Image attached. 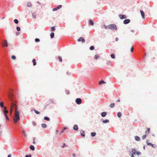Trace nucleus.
Instances as JSON below:
<instances>
[{"mask_svg": "<svg viewBox=\"0 0 157 157\" xmlns=\"http://www.w3.org/2000/svg\"><path fill=\"white\" fill-rule=\"evenodd\" d=\"M6 94L7 96L8 99L9 101L11 102L10 104V111L11 114L13 110L14 109L15 113V114L14 118H13V121L14 123L16 124L17 122L20 120V113L17 110V108L16 105V101L13 100V90L11 88H9L8 89L6 90H5Z\"/></svg>", "mask_w": 157, "mask_h": 157, "instance_id": "f257e3e1", "label": "nucleus"}, {"mask_svg": "<svg viewBox=\"0 0 157 157\" xmlns=\"http://www.w3.org/2000/svg\"><path fill=\"white\" fill-rule=\"evenodd\" d=\"M109 29L112 30H114L117 29V28L116 25L113 24H110L109 25Z\"/></svg>", "mask_w": 157, "mask_h": 157, "instance_id": "f03ea898", "label": "nucleus"}, {"mask_svg": "<svg viewBox=\"0 0 157 157\" xmlns=\"http://www.w3.org/2000/svg\"><path fill=\"white\" fill-rule=\"evenodd\" d=\"M131 151H128L129 153V155H130V154L133 155H136V151L135 148H132L131 149Z\"/></svg>", "mask_w": 157, "mask_h": 157, "instance_id": "7ed1b4c3", "label": "nucleus"}, {"mask_svg": "<svg viewBox=\"0 0 157 157\" xmlns=\"http://www.w3.org/2000/svg\"><path fill=\"white\" fill-rule=\"evenodd\" d=\"M3 47H7L8 46V43L6 40H4L2 43Z\"/></svg>", "mask_w": 157, "mask_h": 157, "instance_id": "20e7f679", "label": "nucleus"}, {"mask_svg": "<svg viewBox=\"0 0 157 157\" xmlns=\"http://www.w3.org/2000/svg\"><path fill=\"white\" fill-rule=\"evenodd\" d=\"M75 102L77 104L80 105L82 103V99L80 98H77L75 100Z\"/></svg>", "mask_w": 157, "mask_h": 157, "instance_id": "39448f33", "label": "nucleus"}, {"mask_svg": "<svg viewBox=\"0 0 157 157\" xmlns=\"http://www.w3.org/2000/svg\"><path fill=\"white\" fill-rule=\"evenodd\" d=\"M147 140V141L146 142V143H147V145L149 146H151L152 147L154 148H155L156 147V146L155 144H152L150 142H148L147 141H148V140Z\"/></svg>", "mask_w": 157, "mask_h": 157, "instance_id": "423d86ee", "label": "nucleus"}, {"mask_svg": "<svg viewBox=\"0 0 157 157\" xmlns=\"http://www.w3.org/2000/svg\"><path fill=\"white\" fill-rule=\"evenodd\" d=\"M62 7V6L61 5H59L57 7L54 8L52 10L53 11H57L58 10L61 8Z\"/></svg>", "mask_w": 157, "mask_h": 157, "instance_id": "0eeeda50", "label": "nucleus"}, {"mask_svg": "<svg viewBox=\"0 0 157 157\" xmlns=\"http://www.w3.org/2000/svg\"><path fill=\"white\" fill-rule=\"evenodd\" d=\"M130 22V20L129 19H127L124 20L123 21V23L124 24H127Z\"/></svg>", "mask_w": 157, "mask_h": 157, "instance_id": "6e6552de", "label": "nucleus"}, {"mask_svg": "<svg viewBox=\"0 0 157 157\" xmlns=\"http://www.w3.org/2000/svg\"><path fill=\"white\" fill-rule=\"evenodd\" d=\"M119 17L121 19H123L126 18V16L124 15L119 14Z\"/></svg>", "mask_w": 157, "mask_h": 157, "instance_id": "1a4fd4ad", "label": "nucleus"}, {"mask_svg": "<svg viewBox=\"0 0 157 157\" xmlns=\"http://www.w3.org/2000/svg\"><path fill=\"white\" fill-rule=\"evenodd\" d=\"M3 112L4 115H7V114L9 113V111L6 109V107H4V110H3Z\"/></svg>", "mask_w": 157, "mask_h": 157, "instance_id": "9d476101", "label": "nucleus"}, {"mask_svg": "<svg viewBox=\"0 0 157 157\" xmlns=\"http://www.w3.org/2000/svg\"><path fill=\"white\" fill-rule=\"evenodd\" d=\"M78 41H82V43H84L85 42V40L83 37H80L77 40Z\"/></svg>", "mask_w": 157, "mask_h": 157, "instance_id": "9b49d317", "label": "nucleus"}, {"mask_svg": "<svg viewBox=\"0 0 157 157\" xmlns=\"http://www.w3.org/2000/svg\"><path fill=\"white\" fill-rule=\"evenodd\" d=\"M81 135L83 137H84L85 136V132L84 130H81L80 132Z\"/></svg>", "mask_w": 157, "mask_h": 157, "instance_id": "f8f14e48", "label": "nucleus"}, {"mask_svg": "<svg viewBox=\"0 0 157 157\" xmlns=\"http://www.w3.org/2000/svg\"><path fill=\"white\" fill-rule=\"evenodd\" d=\"M140 13L143 18H144L145 14L144 12L142 10H140Z\"/></svg>", "mask_w": 157, "mask_h": 157, "instance_id": "ddd939ff", "label": "nucleus"}, {"mask_svg": "<svg viewBox=\"0 0 157 157\" xmlns=\"http://www.w3.org/2000/svg\"><path fill=\"white\" fill-rule=\"evenodd\" d=\"M73 128L76 131H77L78 129V127L77 125H75L73 126Z\"/></svg>", "mask_w": 157, "mask_h": 157, "instance_id": "4468645a", "label": "nucleus"}, {"mask_svg": "<svg viewBox=\"0 0 157 157\" xmlns=\"http://www.w3.org/2000/svg\"><path fill=\"white\" fill-rule=\"evenodd\" d=\"M89 25H94V22L93 20L91 19H90L89 20Z\"/></svg>", "mask_w": 157, "mask_h": 157, "instance_id": "2eb2a0df", "label": "nucleus"}, {"mask_svg": "<svg viewBox=\"0 0 157 157\" xmlns=\"http://www.w3.org/2000/svg\"><path fill=\"white\" fill-rule=\"evenodd\" d=\"M150 128H147L145 132V134H146L147 136H148L150 132Z\"/></svg>", "mask_w": 157, "mask_h": 157, "instance_id": "dca6fc26", "label": "nucleus"}, {"mask_svg": "<svg viewBox=\"0 0 157 157\" xmlns=\"http://www.w3.org/2000/svg\"><path fill=\"white\" fill-rule=\"evenodd\" d=\"M135 139L137 141H140V138L137 136H135Z\"/></svg>", "mask_w": 157, "mask_h": 157, "instance_id": "f3484780", "label": "nucleus"}, {"mask_svg": "<svg viewBox=\"0 0 157 157\" xmlns=\"http://www.w3.org/2000/svg\"><path fill=\"white\" fill-rule=\"evenodd\" d=\"M107 113L106 112H103L101 113V116L103 117H104L107 115Z\"/></svg>", "mask_w": 157, "mask_h": 157, "instance_id": "a211bd4d", "label": "nucleus"}, {"mask_svg": "<svg viewBox=\"0 0 157 157\" xmlns=\"http://www.w3.org/2000/svg\"><path fill=\"white\" fill-rule=\"evenodd\" d=\"M30 149L32 151H34L35 149V147L33 145H31L29 147Z\"/></svg>", "mask_w": 157, "mask_h": 157, "instance_id": "6ab92c4d", "label": "nucleus"}, {"mask_svg": "<svg viewBox=\"0 0 157 157\" xmlns=\"http://www.w3.org/2000/svg\"><path fill=\"white\" fill-rule=\"evenodd\" d=\"M34 111L35 113L37 114H39L40 113V112H39L38 111L34 109H33L31 110L32 111Z\"/></svg>", "mask_w": 157, "mask_h": 157, "instance_id": "aec40b11", "label": "nucleus"}, {"mask_svg": "<svg viewBox=\"0 0 157 157\" xmlns=\"http://www.w3.org/2000/svg\"><path fill=\"white\" fill-rule=\"evenodd\" d=\"M32 17L33 18H36V13L35 12L32 13Z\"/></svg>", "mask_w": 157, "mask_h": 157, "instance_id": "412c9836", "label": "nucleus"}, {"mask_svg": "<svg viewBox=\"0 0 157 157\" xmlns=\"http://www.w3.org/2000/svg\"><path fill=\"white\" fill-rule=\"evenodd\" d=\"M102 122L103 123H109V120L106 119L105 120H103Z\"/></svg>", "mask_w": 157, "mask_h": 157, "instance_id": "4be33fe9", "label": "nucleus"}, {"mask_svg": "<svg viewBox=\"0 0 157 157\" xmlns=\"http://www.w3.org/2000/svg\"><path fill=\"white\" fill-rule=\"evenodd\" d=\"M105 83V82L103 80H101L99 82V85H101Z\"/></svg>", "mask_w": 157, "mask_h": 157, "instance_id": "5701e85b", "label": "nucleus"}, {"mask_svg": "<svg viewBox=\"0 0 157 157\" xmlns=\"http://www.w3.org/2000/svg\"><path fill=\"white\" fill-rule=\"evenodd\" d=\"M54 33L53 32H52L50 34V36L52 39L54 37Z\"/></svg>", "mask_w": 157, "mask_h": 157, "instance_id": "b1692460", "label": "nucleus"}, {"mask_svg": "<svg viewBox=\"0 0 157 157\" xmlns=\"http://www.w3.org/2000/svg\"><path fill=\"white\" fill-rule=\"evenodd\" d=\"M91 136L92 137H94L95 136L96 133L95 132H92L90 133Z\"/></svg>", "mask_w": 157, "mask_h": 157, "instance_id": "393cba45", "label": "nucleus"}, {"mask_svg": "<svg viewBox=\"0 0 157 157\" xmlns=\"http://www.w3.org/2000/svg\"><path fill=\"white\" fill-rule=\"evenodd\" d=\"M32 62H33V65L34 66H35L36 65V59H33Z\"/></svg>", "mask_w": 157, "mask_h": 157, "instance_id": "a878e982", "label": "nucleus"}, {"mask_svg": "<svg viewBox=\"0 0 157 157\" xmlns=\"http://www.w3.org/2000/svg\"><path fill=\"white\" fill-rule=\"evenodd\" d=\"M0 106L2 108H4V107H5L4 106L3 103V102L1 101L0 102Z\"/></svg>", "mask_w": 157, "mask_h": 157, "instance_id": "bb28decb", "label": "nucleus"}, {"mask_svg": "<svg viewBox=\"0 0 157 157\" xmlns=\"http://www.w3.org/2000/svg\"><path fill=\"white\" fill-rule=\"evenodd\" d=\"M44 120L48 121L50 120V118L47 117H45L44 118Z\"/></svg>", "mask_w": 157, "mask_h": 157, "instance_id": "cd10ccee", "label": "nucleus"}, {"mask_svg": "<svg viewBox=\"0 0 157 157\" xmlns=\"http://www.w3.org/2000/svg\"><path fill=\"white\" fill-rule=\"evenodd\" d=\"M55 26L52 27L51 28V31H54L55 30Z\"/></svg>", "mask_w": 157, "mask_h": 157, "instance_id": "c85d7f7f", "label": "nucleus"}, {"mask_svg": "<svg viewBox=\"0 0 157 157\" xmlns=\"http://www.w3.org/2000/svg\"><path fill=\"white\" fill-rule=\"evenodd\" d=\"M121 112H119L117 113V116L119 118L121 117Z\"/></svg>", "mask_w": 157, "mask_h": 157, "instance_id": "c756f323", "label": "nucleus"}, {"mask_svg": "<svg viewBox=\"0 0 157 157\" xmlns=\"http://www.w3.org/2000/svg\"><path fill=\"white\" fill-rule=\"evenodd\" d=\"M41 126L42 128H45L47 127V125L45 124H42L41 125Z\"/></svg>", "mask_w": 157, "mask_h": 157, "instance_id": "7c9ffc66", "label": "nucleus"}, {"mask_svg": "<svg viewBox=\"0 0 157 157\" xmlns=\"http://www.w3.org/2000/svg\"><path fill=\"white\" fill-rule=\"evenodd\" d=\"M13 21H14V22L16 24H17L18 23V20L17 19H15Z\"/></svg>", "mask_w": 157, "mask_h": 157, "instance_id": "2f4dec72", "label": "nucleus"}, {"mask_svg": "<svg viewBox=\"0 0 157 157\" xmlns=\"http://www.w3.org/2000/svg\"><path fill=\"white\" fill-rule=\"evenodd\" d=\"M27 6L28 7H31L32 6V4L29 2H28L27 3Z\"/></svg>", "mask_w": 157, "mask_h": 157, "instance_id": "473e14b6", "label": "nucleus"}, {"mask_svg": "<svg viewBox=\"0 0 157 157\" xmlns=\"http://www.w3.org/2000/svg\"><path fill=\"white\" fill-rule=\"evenodd\" d=\"M94 49V47L93 46H91L90 48V49L91 50H93Z\"/></svg>", "mask_w": 157, "mask_h": 157, "instance_id": "72a5a7b5", "label": "nucleus"}, {"mask_svg": "<svg viewBox=\"0 0 157 157\" xmlns=\"http://www.w3.org/2000/svg\"><path fill=\"white\" fill-rule=\"evenodd\" d=\"M114 105H115V104L114 103H111L110 105V106H109L111 107V108H113L114 106Z\"/></svg>", "mask_w": 157, "mask_h": 157, "instance_id": "f704fd0d", "label": "nucleus"}, {"mask_svg": "<svg viewBox=\"0 0 157 157\" xmlns=\"http://www.w3.org/2000/svg\"><path fill=\"white\" fill-rule=\"evenodd\" d=\"M58 59H59V61L60 62H62V57L60 56H58Z\"/></svg>", "mask_w": 157, "mask_h": 157, "instance_id": "c9c22d12", "label": "nucleus"}, {"mask_svg": "<svg viewBox=\"0 0 157 157\" xmlns=\"http://www.w3.org/2000/svg\"><path fill=\"white\" fill-rule=\"evenodd\" d=\"M111 57L113 59L115 58V55L114 54H112L111 55Z\"/></svg>", "mask_w": 157, "mask_h": 157, "instance_id": "e433bc0d", "label": "nucleus"}, {"mask_svg": "<svg viewBox=\"0 0 157 157\" xmlns=\"http://www.w3.org/2000/svg\"><path fill=\"white\" fill-rule=\"evenodd\" d=\"M99 57V56L98 55H96L95 56H94V58L96 59H97Z\"/></svg>", "mask_w": 157, "mask_h": 157, "instance_id": "4c0bfd02", "label": "nucleus"}, {"mask_svg": "<svg viewBox=\"0 0 157 157\" xmlns=\"http://www.w3.org/2000/svg\"><path fill=\"white\" fill-rule=\"evenodd\" d=\"M16 29L18 31H19L21 30L20 28L19 27L17 26L16 27Z\"/></svg>", "mask_w": 157, "mask_h": 157, "instance_id": "58836bf2", "label": "nucleus"}, {"mask_svg": "<svg viewBox=\"0 0 157 157\" xmlns=\"http://www.w3.org/2000/svg\"><path fill=\"white\" fill-rule=\"evenodd\" d=\"M147 135L145 134L144 135H143L142 136V138L143 140L145 139Z\"/></svg>", "mask_w": 157, "mask_h": 157, "instance_id": "ea45409f", "label": "nucleus"}, {"mask_svg": "<svg viewBox=\"0 0 157 157\" xmlns=\"http://www.w3.org/2000/svg\"><path fill=\"white\" fill-rule=\"evenodd\" d=\"M35 41L36 42H39L40 41V40L37 38H36L35 40Z\"/></svg>", "mask_w": 157, "mask_h": 157, "instance_id": "a19ab883", "label": "nucleus"}, {"mask_svg": "<svg viewBox=\"0 0 157 157\" xmlns=\"http://www.w3.org/2000/svg\"><path fill=\"white\" fill-rule=\"evenodd\" d=\"M136 154L137 155H140L141 154V152L139 151H137L136 152Z\"/></svg>", "mask_w": 157, "mask_h": 157, "instance_id": "79ce46f5", "label": "nucleus"}, {"mask_svg": "<svg viewBox=\"0 0 157 157\" xmlns=\"http://www.w3.org/2000/svg\"><path fill=\"white\" fill-rule=\"evenodd\" d=\"M49 101L51 103H54V100L52 99H51L49 100Z\"/></svg>", "mask_w": 157, "mask_h": 157, "instance_id": "37998d69", "label": "nucleus"}, {"mask_svg": "<svg viewBox=\"0 0 157 157\" xmlns=\"http://www.w3.org/2000/svg\"><path fill=\"white\" fill-rule=\"evenodd\" d=\"M4 116H5L6 117V118L7 120H9V118L8 117L7 115H4Z\"/></svg>", "mask_w": 157, "mask_h": 157, "instance_id": "c03bdc74", "label": "nucleus"}, {"mask_svg": "<svg viewBox=\"0 0 157 157\" xmlns=\"http://www.w3.org/2000/svg\"><path fill=\"white\" fill-rule=\"evenodd\" d=\"M104 26L105 29H107L108 28L109 29V25H107V26H106L105 25H104Z\"/></svg>", "mask_w": 157, "mask_h": 157, "instance_id": "a18cd8bd", "label": "nucleus"}, {"mask_svg": "<svg viewBox=\"0 0 157 157\" xmlns=\"http://www.w3.org/2000/svg\"><path fill=\"white\" fill-rule=\"evenodd\" d=\"M31 155L30 154H29L28 155H26L25 157H31Z\"/></svg>", "mask_w": 157, "mask_h": 157, "instance_id": "49530a36", "label": "nucleus"}, {"mask_svg": "<svg viewBox=\"0 0 157 157\" xmlns=\"http://www.w3.org/2000/svg\"><path fill=\"white\" fill-rule=\"evenodd\" d=\"M13 59H16V57L14 55H13L11 57Z\"/></svg>", "mask_w": 157, "mask_h": 157, "instance_id": "de8ad7c7", "label": "nucleus"}, {"mask_svg": "<svg viewBox=\"0 0 157 157\" xmlns=\"http://www.w3.org/2000/svg\"><path fill=\"white\" fill-rule=\"evenodd\" d=\"M65 146H66V145L65 144L63 143V145L61 146V147L62 148H64Z\"/></svg>", "mask_w": 157, "mask_h": 157, "instance_id": "09e8293b", "label": "nucleus"}, {"mask_svg": "<svg viewBox=\"0 0 157 157\" xmlns=\"http://www.w3.org/2000/svg\"><path fill=\"white\" fill-rule=\"evenodd\" d=\"M32 124L34 126H35L36 124V123L34 121H33Z\"/></svg>", "mask_w": 157, "mask_h": 157, "instance_id": "8fccbe9b", "label": "nucleus"}, {"mask_svg": "<svg viewBox=\"0 0 157 157\" xmlns=\"http://www.w3.org/2000/svg\"><path fill=\"white\" fill-rule=\"evenodd\" d=\"M66 93L67 94H69V90H66Z\"/></svg>", "mask_w": 157, "mask_h": 157, "instance_id": "3c124183", "label": "nucleus"}, {"mask_svg": "<svg viewBox=\"0 0 157 157\" xmlns=\"http://www.w3.org/2000/svg\"><path fill=\"white\" fill-rule=\"evenodd\" d=\"M133 47H132L131 49V52H133Z\"/></svg>", "mask_w": 157, "mask_h": 157, "instance_id": "603ef678", "label": "nucleus"}, {"mask_svg": "<svg viewBox=\"0 0 157 157\" xmlns=\"http://www.w3.org/2000/svg\"><path fill=\"white\" fill-rule=\"evenodd\" d=\"M4 75H5L7 76V75H8V74L7 73L5 72V74H4Z\"/></svg>", "mask_w": 157, "mask_h": 157, "instance_id": "864d4df0", "label": "nucleus"}, {"mask_svg": "<svg viewBox=\"0 0 157 157\" xmlns=\"http://www.w3.org/2000/svg\"><path fill=\"white\" fill-rule=\"evenodd\" d=\"M11 157V154H9L8 155L7 157Z\"/></svg>", "mask_w": 157, "mask_h": 157, "instance_id": "5fc2aeb1", "label": "nucleus"}, {"mask_svg": "<svg viewBox=\"0 0 157 157\" xmlns=\"http://www.w3.org/2000/svg\"><path fill=\"white\" fill-rule=\"evenodd\" d=\"M72 155L74 157H75L76 156V155L75 153H73Z\"/></svg>", "mask_w": 157, "mask_h": 157, "instance_id": "6e6d98bb", "label": "nucleus"}, {"mask_svg": "<svg viewBox=\"0 0 157 157\" xmlns=\"http://www.w3.org/2000/svg\"><path fill=\"white\" fill-rule=\"evenodd\" d=\"M67 128L66 127H64L63 128V130L64 131Z\"/></svg>", "mask_w": 157, "mask_h": 157, "instance_id": "4d7b16f0", "label": "nucleus"}, {"mask_svg": "<svg viewBox=\"0 0 157 157\" xmlns=\"http://www.w3.org/2000/svg\"><path fill=\"white\" fill-rule=\"evenodd\" d=\"M119 40V39L118 38H116V39H115V40L116 41H118Z\"/></svg>", "mask_w": 157, "mask_h": 157, "instance_id": "13d9d810", "label": "nucleus"}, {"mask_svg": "<svg viewBox=\"0 0 157 157\" xmlns=\"http://www.w3.org/2000/svg\"><path fill=\"white\" fill-rule=\"evenodd\" d=\"M23 134H24V136L25 137H26L27 136V135L25 134V133Z\"/></svg>", "mask_w": 157, "mask_h": 157, "instance_id": "bf43d9fd", "label": "nucleus"}, {"mask_svg": "<svg viewBox=\"0 0 157 157\" xmlns=\"http://www.w3.org/2000/svg\"><path fill=\"white\" fill-rule=\"evenodd\" d=\"M34 141L33 142V144H35L36 143L34 141V138H33Z\"/></svg>", "mask_w": 157, "mask_h": 157, "instance_id": "052dcab7", "label": "nucleus"}, {"mask_svg": "<svg viewBox=\"0 0 157 157\" xmlns=\"http://www.w3.org/2000/svg\"><path fill=\"white\" fill-rule=\"evenodd\" d=\"M64 131L63 130H62V131L61 132H60V134H61L63 132H64Z\"/></svg>", "mask_w": 157, "mask_h": 157, "instance_id": "680f3d73", "label": "nucleus"}, {"mask_svg": "<svg viewBox=\"0 0 157 157\" xmlns=\"http://www.w3.org/2000/svg\"><path fill=\"white\" fill-rule=\"evenodd\" d=\"M120 101V100H119V99H118V100H117V102H119Z\"/></svg>", "mask_w": 157, "mask_h": 157, "instance_id": "e2e57ef3", "label": "nucleus"}, {"mask_svg": "<svg viewBox=\"0 0 157 157\" xmlns=\"http://www.w3.org/2000/svg\"><path fill=\"white\" fill-rule=\"evenodd\" d=\"M16 34L17 35H18L19 34V33L18 32H16Z\"/></svg>", "mask_w": 157, "mask_h": 157, "instance_id": "0e129e2a", "label": "nucleus"}, {"mask_svg": "<svg viewBox=\"0 0 157 157\" xmlns=\"http://www.w3.org/2000/svg\"><path fill=\"white\" fill-rule=\"evenodd\" d=\"M22 133H23V134L25 133V131L24 130H23V131H22Z\"/></svg>", "mask_w": 157, "mask_h": 157, "instance_id": "69168bd1", "label": "nucleus"}, {"mask_svg": "<svg viewBox=\"0 0 157 157\" xmlns=\"http://www.w3.org/2000/svg\"><path fill=\"white\" fill-rule=\"evenodd\" d=\"M145 145H144V147H143V148L144 149H145Z\"/></svg>", "mask_w": 157, "mask_h": 157, "instance_id": "338daca9", "label": "nucleus"}, {"mask_svg": "<svg viewBox=\"0 0 157 157\" xmlns=\"http://www.w3.org/2000/svg\"><path fill=\"white\" fill-rule=\"evenodd\" d=\"M131 155V157H135V156H134L133 155Z\"/></svg>", "mask_w": 157, "mask_h": 157, "instance_id": "774afa93", "label": "nucleus"}]
</instances>
